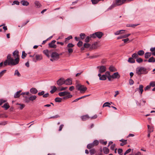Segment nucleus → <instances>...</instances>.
I'll list each match as a JSON object with an SVG mask.
<instances>
[{
    "label": "nucleus",
    "mask_w": 155,
    "mask_h": 155,
    "mask_svg": "<svg viewBox=\"0 0 155 155\" xmlns=\"http://www.w3.org/2000/svg\"><path fill=\"white\" fill-rule=\"evenodd\" d=\"M35 4L37 6V8H39L41 7V5L39 2L38 1H35Z\"/></svg>",
    "instance_id": "f704fd0d"
},
{
    "label": "nucleus",
    "mask_w": 155,
    "mask_h": 155,
    "mask_svg": "<svg viewBox=\"0 0 155 155\" xmlns=\"http://www.w3.org/2000/svg\"><path fill=\"white\" fill-rule=\"evenodd\" d=\"M130 35V34H126L124 35L117 37V39H120L122 38H126L129 37Z\"/></svg>",
    "instance_id": "aec40b11"
},
{
    "label": "nucleus",
    "mask_w": 155,
    "mask_h": 155,
    "mask_svg": "<svg viewBox=\"0 0 155 155\" xmlns=\"http://www.w3.org/2000/svg\"><path fill=\"white\" fill-rule=\"evenodd\" d=\"M115 144H112L110 146V149L112 150H114V148L115 147Z\"/></svg>",
    "instance_id": "338daca9"
},
{
    "label": "nucleus",
    "mask_w": 155,
    "mask_h": 155,
    "mask_svg": "<svg viewBox=\"0 0 155 155\" xmlns=\"http://www.w3.org/2000/svg\"><path fill=\"white\" fill-rule=\"evenodd\" d=\"M27 55V54L25 51H23L21 57L23 59H24Z\"/></svg>",
    "instance_id": "09e8293b"
},
{
    "label": "nucleus",
    "mask_w": 155,
    "mask_h": 155,
    "mask_svg": "<svg viewBox=\"0 0 155 155\" xmlns=\"http://www.w3.org/2000/svg\"><path fill=\"white\" fill-rule=\"evenodd\" d=\"M139 25V24H137V25H134V24H130L127 25V27H135L136 26H137L138 25Z\"/></svg>",
    "instance_id": "c03bdc74"
},
{
    "label": "nucleus",
    "mask_w": 155,
    "mask_h": 155,
    "mask_svg": "<svg viewBox=\"0 0 155 155\" xmlns=\"http://www.w3.org/2000/svg\"><path fill=\"white\" fill-rule=\"evenodd\" d=\"M110 104L109 102H106L103 105V107H107V105H110Z\"/></svg>",
    "instance_id": "5fc2aeb1"
},
{
    "label": "nucleus",
    "mask_w": 155,
    "mask_h": 155,
    "mask_svg": "<svg viewBox=\"0 0 155 155\" xmlns=\"http://www.w3.org/2000/svg\"><path fill=\"white\" fill-rule=\"evenodd\" d=\"M80 36L82 39H84L85 37V35L84 33H81L80 35Z\"/></svg>",
    "instance_id": "de8ad7c7"
},
{
    "label": "nucleus",
    "mask_w": 155,
    "mask_h": 155,
    "mask_svg": "<svg viewBox=\"0 0 155 155\" xmlns=\"http://www.w3.org/2000/svg\"><path fill=\"white\" fill-rule=\"evenodd\" d=\"M98 76L99 77V79L101 80H105L107 79L106 75L103 74L101 75L100 73H99Z\"/></svg>",
    "instance_id": "4468645a"
},
{
    "label": "nucleus",
    "mask_w": 155,
    "mask_h": 155,
    "mask_svg": "<svg viewBox=\"0 0 155 155\" xmlns=\"http://www.w3.org/2000/svg\"><path fill=\"white\" fill-rule=\"evenodd\" d=\"M6 70H4L2 71H1L0 72V77L2 76L6 72Z\"/></svg>",
    "instance_id": "6e6d98bb"
},
{
    "label": "nucleus",
    "mask_w": 155,
    "mask_h": 155,
    "mask_svg": "<svg viewBox=\"0 0 155 155\" xmlns=\"http://www.w3.org/2000/svg\"><path fill=\"white\" fill-rule=\"evenodd\" d=\"M43 52L49 58L50 57L49 54V51L48 50H44Z\"/></svg>",
    "instance_id": "473e14b6"
},
{
    "label": "nucleus",
    "mask_w": 155,
    "mask_h": 155,
    "mask_svg": "<svg viewBox=\"0 0 155 155\" xmlns=\"http://www.w3.org/2000/svg\"><path fill=\"white\" fill-rule=\"evenodd\" d=\"M24 97L25 98V101L27 103H29L30 101H33L36 100L37 98V96L36 95H32L31 94H30L29 97L24 96Z\"/></svg>",
    "instance_id": "20e7f679"
},
{
    "label": "nucleus",
    "mask_w": 155,
    "mask_h": 155,
    "mask_svg": "<svg viewBox=\"0 0 155 155\" xmlns=\"http://www.w3.org/2000/svg\"><path fill=\"white\" fill-rule=\"evenodd\" d=\"M91 38H93V37H90V35L89 36H87L85 39V41L86 42L88 43L90 41V40L91 39Z\"/></svg>",
    "instance_id": "72a5a7b5"
},
{
    "label": "nucleus",
    "mask_w": 155,
    "mask_h": 155,
    "mask_svg": "<svg viewBox=\"0 0 155 155\" xmlns=\"http://www.w3.org/2000/svg\"><path fill=\"white\" fill-rule=\"evenodd\" d=\"M98 46V42H96L91 45V47H90V50L96 49Z\"/></svg>",
    "instance_id": "f8f14e48"
},
{
    "label": "nucleus",
    "mask_w": 155,
    "mask_h": 155,
    "mask_svg": "<svg viewBox=\"0 0 155 155\" xmlns=\"http://www.w3.org/2000/svg\"><path fill=\"white\" fill-rule=\"evenodd\" d=\"M57 84L58 86H61L65 84L64 80L63 78H61L58 80L57 82Z\"/></svg>",
    "instance_id": "9d476101"
},
{
    "label": "nucleus",
    "mask_w": 155,
    "mask_h": 155,
    "mask_svg": "<svg viewBox=\"0 0 155 155\" xmlns=\"http://www.w3.org/2000/svg\"><path fill=\"white\" fill-rule=\"evenodd\" d=\"M83 44V42L82 41H80L77 44V45L78 47H81Z\"/></svg>",
    "instance_id": "13d9d810"
},
{
    "label": "nucleus",
    "mask_w": 155,
    "mask_h": 155,
    "mask_svg": "<svg viewBox=\"0 0 155 155\" xmlns=\"http://www.w3.org/2000/svg\"><path fill=\"white\" fill-rule=\"evenodd\" d=\"M7 59L4 62V64L5 66L7 65H15L14 59L11 57V54H8L7 56Z\"/></svg>",
    "instance_id": "f257e3e1"
},
{
    "label": "nucleus",
    "mask_w": 155,
    "mask_h": 155,
    "mask_svg": "<svg viewBox=\"0 0 155 155\" xmlns=\"http://www.w3.org/2000/svg\"><path fill=\"white\" fill-rule=\"evenodd\" d=\"M54 101L56 102H61L62 99L59 97H56L55 98Z\"/></svg>",
    "instance_id": "ea45409f"
},
{
    "label": "nucleus",
    "mask_w": 155,
    "mask_h": 155,
    "mask_svg": "<svg viewBox=\"0 0 155 155\" xmlns=\"http://www.w3.org/2000/svg\"><path fill=\"white\" fill-rule=\"evenodd\" d=\"M17 104L19 105H20V107H19V108L20 109L22 110L24 107H25V105L24 104Z\"/></svg>",
    "instance_id": "e2e57ef3"
},
{
    "label": "nucleus",
    "mask_w": 155,
    "mask_h": 155,
    "mask_svg": "<svg viewBox=\"0 0 155 155\" xmlns=\"http://www.w3.org/2000/svg\"><path fill=\"white\" fill-rule=\"evenodd\" d=\"M67 96L64 97V99H67L69 98H71L72 97V95L71 94H68Z\"/></svg>",
    "instance_id": "37998d69"
},
{
    "label": "nucleus",
    "mask_w": 155,
    "mask_h": 155,
    "mask_svg": "<svg viewBox=\"0 0 155 155\" xmlns=\"http://www.w3.org/2000/svg\"><path fill=\"white\" fill-rule=\"evenodd\" d=\"M144 53V51L143 50H140L138 51L137 52V54L138 55H139L140 56H142L143 55Z\"/></svg>",
    "instance_id": "2f4dec72"
},
{
    "label": "nucleus",
    "mask_w": 155,
    "mask_h": 155,
    "mask_svg": "<svg viewBox=\"0 0 155 155\" xmlns=\"http://www.w3.org/2000/svg\"><path fill=\"white\" fill-rule=\"evenodd\" d=\"M2 107L4 108L5 110H7L10 107V106H9L8 103H5Z\"/></svg>",
    "instance_id": "bb28decb"
},
{
    "label": "nucleus",
    "mask_w": 155,
    "mask_h": 155,
    "mask_svg": "<svg viewBox=\"0 0 155 155\" xmlns=\"http://www.w3.org/2000/svg\"><path fill=\"white\" fill-rule=\"evenodd\" d=\"M103 35L104 34L102 32L98 31L92 34H90V37H93L94 38L97 37L99 39H101Z\"/></svg>",
    "instance_id": "39448f33"
},
{
    "label": "nucleus",
    "mask_w": 155,
    "mask_h": 155,
    "mask_svg": "<svg viewBox=\"0 0 155 155\" xmlns=\"http://www.w3.org/2000/svg\"><path fill=\"white\" fill-rule=\"evenodd\" d=\"M20 94L18 93V92H16L14 94V97L15 98H18L20 97Z\"/></svg>",
    "instance_id": "49530a36"
},
{
    "label": "nucleus",
    "mask_w": 155,
    "mask_h": 155,
    "mask_svg": "<svg viewBox=\"0 0 155 155\" xmlns=\"http://www.w3.org/2000/svg\"><path fill=\"white\" fill-rule=\"evenodd\" d=\"M72 80L71 79L68 78L64 80L65 84L67 85H70L72 84Z\"/></svg>",
    "instance_id": "dca6fc26"
},
{
    "label": "nucleus",
    "mask_w": 155,
    "mask_h": 155,
    "mask_svg": "<svg viewBox=\"0 0 155 155\" xmlns=\"http://www.w3.org/2000/svg\"><path fill=\"white\" fill-rule=\"evenodd\" d=\"M125 30H121L118 31H117L114 33V34L115 35H118L120 34H122L124 33L123 31H124Z\"/></svg>",
    "instance_id": "cd10ccee"
},
{
    "label": "nucleus",
    "mask_w": 155,
    "mask_h": 155,
    "mask_svg": "<svg viewBox=\"0 0 155 155\" xmlns=\"http://www.w3.org/2000/svg\"><path fill=\"white\" fill-rule=\"evenodd\" d=\"M149 62H155V58L153 57H152L150 58L148 60Z\"/></svg>",
    "instance_id": "c85d7f7f"
},
{
    "label": "nucleus",
    "mask_w": 155,
    "mask_h": 155,
    "mask_svg": "<svg viewBox=\"0 0 155 155\" xmlns=\"http://www.w3.org/2000/svg\"><path fill=\"white\" fill-rule=\"evenodd\" d=\"M91 1L93 4H96L99 1V0H91Z\"/></svg>",
    "instance_id": "864d4df0"
},
{
    "label": "nucleus",
    "mask_w": 155,
    "mask_h": 155,
    "mask_svg": "<svg viewBox=\"0 0 155 155\" xmlns=\"http://www.w3.org/2000/svg\"><path fill=\"white\" fill-rule=\"evenodd\" d=\"M35 58L36 61H39L42 59V57L41 55L36 54L35 55Z\"/></svg>",
    "instance_id": "393cba45"
},
{
    "label": "nucleus",
    "mask_w": 155,
    "mask_h": 155,
    "mask_svg": "<svg viewBox=\"0 0 155 155\" xmlns=\"http://www.w3.org/2000/svg\"><path fill=\"white\" fill-rule=\"evenodd\" d=\"M21 3L24 6H28L29 5V3L27 1L22 0L21 2Z\"/></svg>",
    "instance_id": "b1692460"
},
{
    "label": "nucleus",
    "mask_w": 155,
    "mask_h": 155,
    "mask_svg": "<svg viewBox=\"0 0 155 155\" xmlns=\"http://www.w3.org/2000/svg\"><path fill=\"white\" fill-rule=\"evenodd\" d=\"M60 116L58 115H56L54 116L51 117H49V119H51V118H57L58 117H59Z\"/></svg>",
    "instance_id": "bf43d9fd"
},
{
    "label": "nucleus",
    "mask_w": 155,
    "mask_h": 155,
    "mask_svg": "<svg viewBox=\"0 0 155 155\" xmlns=\"http://www.w3.org/2000/svg\"><path fill=\"white\" fill-rule=\"evenodd\" d=\"M136 74L139 76H141L142 74H145L147 73L146 68L143 67H138L136 69Z\"/></svg>",
    "instance_id": "f03ea898"
},
{
    "label": "nucleus",
    "mask_w": 155,
    "mask_h": 155,
    "mask_svg": "<svg viewBox=\"0 0 155 155\" xmlns=\"http://www.w3.org/2000/svg\"><path fill=\"white\" fill-rule=\"evenodd\" d=\"M64 125L63 124H61L59 127V129L58 130V131H61L62 130V129L63 127H64Z\"/></svg>",
    "instance_id": "69168bd1"
},
{
    "label": "nucleus",
    "mask_w": 155,
    "mask_h": 155,
    "mask_svg": "<svg viewBox=\"0 0 155 155\" xmlns=\"http://www.w3.org/2000/svg\"><path fill=\"white\" fill-rule=\"evenodd\" d=\"M70 93L67 91H64L62 92H59L58 93V95L62 97L64 96L67 95L68 94H70Z\"/></svg>",
    "instance_id": "2eb2a0df"
},
{
    "label": "nucleus",
    "mask_w": 155,
    "mask_h": 155,
    "mask_svg": "<svg viewBox=\"0 0 155 155\" xmlns=\"http://www.w3.org/2000/svg\"><path fill=\"white\" fill-rule=\"evenodd\" d=\"M51 57L52 58L50 59L51 61H53L54 60H58L59 58V54L56 52H53L52 53Z\"/></svg>",
    "instance_id": "0eeeda50"
},
{
    "label": "nucleus",
    "mask_w": 155,
    "mask_h": 155,
    "mask_svg": "<svg viewBox=\"0 0 155 155\" xmlns=\"http://www.w3.org/2000/svg\"><path fill=\"white\" fill-rule=\"evenodd\" d=\"M92 143L93 144L94 146H97L99 144V142L97 140H95Z\"/></svg>",
    "instance_id": "3c124183"
},
{
    "label": "nucleus",
    "mask_w": 155,
    "mask_h": 155,
    "mask_svg": "<svg viewBox=\"0 0 155 155\" xmlns=\"http://www.w3.org/2000/svg\"><path fill=\"white\" fill-rule=\"evenodd\" d=\"M14 75L17 76L19 77L21 76V74H20L18 70H16L15 71Z\"/></svg>",
    "instance_id": "e433bc0d"
},
{
    "label": "nucleus",
    "mask_w": 155,
    "mask_h": 155,
    "mask_svg": "<svg viewBox=\"0 0 155 155\" xmlns=\"http://www.w3.org/2000/svg\"><path fill=\"white\" fill-rule=\"evenodd\" d=\"M152 54L151 52H146L145 54L144 57L146 59L150 57Z\"/></svg>",
    "instance_id": "5701e85b"
},
{
    "label": "nucleus",
    "mask_w": 155,
    "mask_h": 155,
    "mask_svg": "<svg viewBox=\"0 0 155 155\" xmlns=\"http://www.w3.org/2000/svg\"><path fill=\"white\" fill-rule=\"evenodd\" d=\"M120 77V75L118 72L114 73L112 75V78L113 79L119 78Z\"/></svg>",
    "instance_id": "ddd939ff"
},
{
    "label": "nucleus",
    "mask_w": 155,
    "mask_h": 155,
    "mask_svg": "<svg viewBox=\"0 0 155 155\" xmlns=\"http://www.w3.org/2000/svg\"><path fill=\"white\" fill-rule=\"evenodd\" d=\"M104 153L106 154H107L109 153V150L108 149L107 147H104L103 148Z\"/></svg>",
    "instance_id": "c756f323"
},
{
    "label": "nucleus",
    "mask_w": 155,
    "mask_h": 155,
    "mask_svg": "<svg viewBox=\"0 0 155 155\" xmlns=\"http://www.w3.org/2000/svg\"><path fill=\"white\" fill-rule=\"evenodd\" d=\"M55 40L52 41L51 43L48 44L49 47L53 48H56V45L54 44L56 42Z\"/></svg>",
    "instance_id": "9b49d317"
},
{
    "label": "nucleus",
    "mask_w": 155,
    "mask_h": 155,
    "mask_svg": "<svg viewBox=\"0 0 155 155\" xmlns=\"http://www.w3.org/2000/svg\"><path fill=\"white\" fill-rule=\"evenodd\" d=\"M127 1V0H116L115 2V5H120L125 3Z\"/></svg>",
    "instance_id": "1a4fd4ad"
},
{
    "label": "nucleus",
    "mask_w": 155,
    "mask_h": 155,
    "mask_svg": "<svg viewBox=\"0 0 155 155\" xmlns=\"http://www.w3.org/2000/svg\"><path fill=\"white\" fill-rule=\"evenodd\" d=\"M84 45V47H85V48H90V47H91V44H89V43H85Z\"/></svg>",
    "instance_id": "58836bf2"
},
{
    "label": "nucleus",
    "mask_w": 155,
    "mask_h": 155,
    "mask_svg": "<svg viewBox=\"0 0 155 155\" xmlns=\"http://www.w3.org/2000/svg\"><path fill=\"white\" fill-rule=\"evenodd\" d=\"M81 118L83 121H85L90 118V117L87 115L82 116L81 117Z\"/></svg>",
    "instance_id": "6ab92c4d"
},
{
    "label": "nucleus",
    "mask_w": 155,
    "mask_h": 155,
    "mask_svg": "<svg viewBox=\"0 0 155 155\" xmlns=\"http://www.w3.org/2000/svg\"><path fill=\"white\" fill-rule=\"evenodd\" d=\"M67 88V87H62L60 89L58 88V90L59 91H64V90H65Z\"/></svg>",
    "instance_id": "052dcab7"
},
{
    "label": "nucleus",
    "mask_w": 155,
    "mask_h": 155,
    "mask_svg": "<svg viewBox=\"0 0 155 155\" xmlns=\"http://www.w3.org/2000/svg\"><path fill=\"white\" fill-rule=\"evenodd\" d=\"M136 61L138 63H140L143 61V60L141 58H140L137 59Z\"/></svg>",
    "instance_id": "603ef678"
},
{
    "label": "nucleus",
    "mask_w": 155,
    "mask_h": 155,
    "mask_svg": "<svg viewBox=\"0 0 155 155\" xmlns=\"http://www.w3.org/2000/svg\"><path fill=\"white\" fill-rule=\"evenodd\" d=\"M15 4L18 5L19 4V2L18 1H15L13 2V3L12 4V5H13Z\"/></svg>",
    "instance_id": "4d7b16f0"
},
{
    "label": "nucleus",
    "mask_w": 155,
    "mask_h": 155,
    "mask_svg": "<svg viewBox=\"0 0 155 155\" xmlns=\"http://www.w3.org/2000/svg\"><path fill=\"white\" fill-rule=\"evenodd\" d=\"M67 49L68 53L70 54H71L73 52V49L72 48H67Z\"/></svg>",
    "instance_id": "a19ab883"
},
{
    "label": "nucleus",
    "mask_w": 155,
    "mask_h": 155,
    "mask_svg": "<svg viewBox=\"0 0 155 155\" xmlns=\"http://www.w3.org/2000/svg\"><path fill=\"white\" fill-rule=\"evenodd\" d=\"M94 145L92 143L88 144L87 146V148L88 149H90L94 147Z\"/></svg>",
    "instance_id": "79ce46f5"
},
{
    "label": "nucleus",
    "mask_w": 155,
    "mask_h": 155,
    "mask_svg": "<svg viewBox=\"0 0 155 155\" xmlns=\"http://www.w3.org/2000/svg\"><path fill=\"white\" fill-rule=\"evenodd\" d=\"M129 83L130 85H132L134 84V81L133 80L131 79H130L129 81Z\"/></svg>",
    "instance_id": "774afa93"
},
{
    "label": "nucleus",
    "mask_w": 155,
    "mask_h": 155,
    "mask_svg": "<svg viewBox=\"0 0 155 155\" xmlns=\"http://www.w3.org/2000/svg\"><path fill=\"white\" fill-rule=\"evenodd\" d=\"M120 141L122 142L120 143V145L121 146H123L127 143V140L121 139Z\"/></svg>",
    "instance_id": "412c9836"
},
{
    "label": "nucleus",
    "mask_w": 155,
    "mask_h": 155,
    "mask_svg": "<svg viewBox=\"0 0 155 155\" xmlns=\"http://www.w3.org/2000/svg\"><path fill=\"white\" fill-rule=\"evenodd\" d=\"M109 69V70L111 72L116 71H117V69L112 66H110Z\"/></svg>",
    "instance_id": "a878e982"
},
{
    "label": "nucleus",
    "mask_w": 155,
    "mask_h": 155,
    "mask_svg": "<svg viewBox=\"0 0 155 155\" xmlns=\"http://www.w3.org/2000/svg\"><path fill=\"white\" fill-rule=\"evenodd\" d=\"M30 92L33 94H36L37 93L38 91L37 89L35 88H32L30 89Z\"/></svg>",
    "instance_id": "f3484780"
},
{
    "label": "nucleus",
    "mask_w": 155,
    "mask_h": 155,
    "mask_svg": "<svg viewBox=\"0 0 155 155\" xmlns=\"http://www.w3.org/2000/svg\"><path fill=\"white\" fill-rule=\"evenodd\" d=\"M76 87L77 89L80 91L81 93H84L87 90V88L84 85L79 84H78L76 85Z\"/></svg>",
    "instance_id": "423d86ee"
},
{
    "label": "nucleus",
    "mask_w": 155,
    "mask_h": 155,
    "mask_svg": "<svg viewBox=\"0 0 155 155\" xmlns=\"http://www.w3.org/2000/svg\"><path fill=\"white\" fill-rule=\"evenodd\" d=\"M131 151V149H129L127 150L124 153V155H126V154L130 153Z\"/></svg>",
    "instance_id": "680f3d73"
},
{
    "label": "nucleus",
    "mask_w": 155,
    "mask_h": 155,
    "mask_svg": "<svg viewBox=\"0 0 155 155\" xmlns=\"http://www.w3.org/2000/svg\"><path fill=\"white\" fill-rule=\"evenodd\" d=\"M51 87V88L52 89L50 91V92L51 94H53V93H54L57 90V88L56 87L54 86H52Z\"/></svg>",
    "instance_id": "4be33fe9"
},
{
    "label": "nucleus",
    "mask_w": 155,
    "mask_h": 155,
    "mask_svg": "<svg viewBox=\"0 0 155 155\" xmlns=\"http://www.w3.org/2000/svg\"><path fill=\"white\" fill-rule=\"evenodd\" d=\"M19 52L18 50L15 51L13 53V56L14 58V59L15 65L18 64L19 61Z\"/></svg>",
    "instance_id": "7ed1b4c3"
},
{
    "label": "nucleus",
    "mask_w": 155,
    "mask_h": 155,
    "mask_svg": "<svg viewBox=\"0 0 155 155\" xmlns=\"http://www.w3.org/2000/svg\"><path fill=\"white\" fill-rule=\"evenodd\" d=\"M138 57V55L136 53H134L132 55V58H133V59L134 58H136Z\"/></svg>",
    "instance_id": "8fccbe9b"
},
{
    "label": "nucleus",
    "mask_w": 155,
    "mask_h": 155,
    "mask_svg": "<svg viewBox=\"0 0 155 155\" xmlns=\"http://www.w3.org/2000/svg\"><path fill=\"white\" fill-rule=\"evenodd\" d=\"M89 152L91 155H92L94 154L96 152V151L94 149H92L90 150Z\"/></svg>",
    "instance_id": "4c0bfd02"
},
{
    "label": "nucleus",
    "mask_w": 155,
    "mask_h": 155,
    "mask_svg": "<svg viewBox=\"0 0 155 155\" xmlns=\"http://www.w3.org/2000/svg\"><path fill=\"white\" fill-rule=\"evenodd\" d=\"M128 62L131 63H133L135 62V60L133 58H130L128 59Z\"/></svg>",
    "instance_id": "c9c22d12"
},
{
    "label": "nucleus",
    "mask_w": 155,
    "mask_h": 155,
    "mask_svg": "<svg viewBox=\"0 0 155 155\" xmlns=\"http://www.w3.org/2000/svg\"><path fill=\"white\" fill-rule=\"evenodd\" d=\"M150 85L153 87L155 86V81L151 82L150 83Z\"/></svg>",
    "instance_id": "0e129e2a"
},
{
    "label": "nucleus",
    "mask_w": 155,
    "mask_h": 155,
    "mask_svg": "<svg viewBox=\"0 0 155 155\" xmlns=\"http://www.w3.org/2000/svg\"><path fill=\"white\" fill-rule=\"evenodd\" d=\"M143 86L142 85H139V87L138 88H137L136 89V91H137L138 89H139V93H140L141 94H142L143 91Z\"/></svg>",
    "instance_id": "a211bd4d"
},
{
    "label": "nucleus",
    "mask_w": 155,
    "mask_h": 155,
    "mask_svg": "<svg viewBox=\"0 0 155 155\" xmlns=\"http://www.w3.org/2000/svg\"><path fill=\"white\" fill-rule=\"evenodd\" d=\"M74 46V45L72 43H69L68 44L67 46V48H73Z\"/></svg>",
    "instance_id": "a18cd8bd"
},
{
    "label": "nucleus",
    "mask_w": 155,
    "mask_h": 155,
    "mask_svg": "<svg viewBox=\"0 0 155 155\" xmlns=\"http://www.w3.org/2000/svg\"><path fill=\"white\" fill-rule=\"evenodd\" d=\"M148 128V132L151 133L153 131V127H151L149 125H147Z\"/></svg>",
    "instance_id": "7c9ffc66"
},
{
    "label": "nucleus",
    "mask_w": 155,
    "mask_h": 155,
    "mask_svg": "<svg viewBox=\"0 0 155 155\" xmlns=\"http://www.w3.org/2000/svg\"><path fill=\"white\" fill-rule=\"evenodd\" d=\"M97 68H99V73H102L106 71V68L104 66H98L97 67Z\"/></svg>",
    "instance_id": "6e6552de"
}]
</instances>
